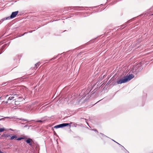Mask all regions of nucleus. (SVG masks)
<instances>
[{
    "mask_svg": "<svg viewBox=\"0 0 153 153\" xmlns=\"http://www.w3.org/2000/svg\"><path fill=\"white\" fill-rule=\"evenodd\" d=\"M14 117H5V118H10V119H14Z\"/></svg>",
    "mask_w": 153,
    "mask_h": 153,
    "instance_id": "obj_24",
    "label": "nucleus"
},
{
    "mask_svg": "<svg viewBox=\"0 0 153 153\" xmlns=\"http://www.w3.org/2000/svg\"><path fill=\"white\" fill-rule=\"evenodd\" d=\"M95 90H96V89H94V91H94V92H93V93L91 94V95H92V94H94L95 93V91H95Z\"/></svg>",
    "mask_w": 153,
    "mask_h": 153,
    "instance_id": "obj_29",
    "label": "nucleus"
},
{
    "mask_svg": "<svg viewBox=\"0 0 153 153\" xmlns=\"http://www.w3.org/2000/svg\"><path fill=\"white\" fill-rule=\"evenodd\" d=\"M72 123V122H71L70 123H63L55 126L54 127V128H62L68 126H69V127H70L71 124Z\"/></svg>",
    "mask_w": 153,
    "mask_h": 153,
    "instance_id": "obj_2",
    "label": "nucleus"
},
{
    "mask_svg": "<svg viewBox=\"0 0 153 153\" xmlns=\"http://www.w3.org/2000/svg\"><path fill=\"white\" fill-rule=\"evenodd\" d=\"M18 101H15V105H18Z\"/></svg>",
    "mask_w": 153,
    "mask_h": 153,
    "instance_id": "obj_27",
    "label": "nucleus"
},
{
    "mask_svg": "<svg viewBox=\"0 0 153 153\" xmlns=\"http://www.w3.org/2000/svg\"><path fill=\"white\" fill-rule=\"evenodd\" d=\"M25 138L22 137H20L17 139L16 140H20L23 139H24Z\"/></svg>",
    "mask_w": 153,
    "mask_h": 153,
    "instance_id": "obj_17",
    "label": "nucleus"
},
{
    "mask_svg": "<svg viewBox=\"0 0 153 153\" xmlns=\"http://www.w3.org/2000/svg\"><path fill=\"white\" fill-rule=\"evenodd\" d=\"M91 42H89L88 43V44H90V43Z\"/></svg>",
    "mask_w": 153,
    "mask_h": 153,
    "instance_id": "obj_33",
    "label": "nucleus"
},
{
    "mask_svg": "<svg viewBox=\"0 0 153 153\" xmlns=\"http://www.w3.org/2000/svg\"><path fill=\"white\" fill-rule=\"evenodd\" d=\"M16 119H19V120H23L24 121H28L27 122H28L30 121H28L27 120H25V119H23L22 118H16Z\"/></svg>",
    "mask_w": 153,
    "mask_h": 153,
    "instance_id": "obj_14",
    "label": "nucleus"
},
{
    "mask_svg": "<svg viewBox=\"0 0 153 153\" xmlns=\"http://www.w3.org/2000/svg\"><path fill=\"white\" fill-rule=\"evenodd\" d=\"M32 121H35V120H32Z\"/></svg>",
    "mask_w": 153,
    "mask_h": 153,
    "instance_id": "obj_36",
    "label": "nucleus"
},
{
    "mask_svg": "<svg viewBox=\"0 0 153 153\" xmlns=\"http://www.w3.org/2000/svg\"><path fill=\"white\" fill-rule=\"evenodd\" d=\"M126 153H129V152H128L127 151V152Z\"/></svg>",
    "mask_w": 153,
    "mask_h": 153,
    "instance_id": "obj_34",
    "label": "nucleus"
},
{
    "mask_svg": "<svg viewBox=\"0 0 153 153\" xmlns=\"http://www.w3.org/2000/svg\"><path fill=\"white\" fill-rule=\"evenodd\" d=\"M4 47L3 46L0 49V54H1L3 52V50L4 48Z\"/></svg>",
    "mask_w": 153,
    "mask_h": 153,
    "instance_id": "obj_11",
    "label": "nucleus"
},
{
    "mask_svg": "<svg viewBox=\"0 0 153 153\" xmlns=\"http://www.w3.org/2000/svg\"><path fill=\"white\" fill-rule=\"evenodd\" d=\"M152 15H153V13Z\"/></svg>",
    "mask_w": 153,
    "mask_h": 153,
    "instance_id": "obj_40",
    "label": "nucleus"
},
{
    "mask_svg": "<svg viewBox=\"0 0 153 153\" xmlns=\"http://www.w3.org/2000/svg\"><path fill=\"white\" fill-rule=\"evenodd\" d=\"M47 117L46 116H45V117H43L42 118H41V119L42 120H43L44 119H47Z\"/></svg>",
    "mask_w": 153,
    "mask_h": 153,
    "instance_id": "obj_22",
    "label": "nucleus"
},
{
    "mask_svg": "<svg viewBox=\"0 0 153 153\" xmlns=\"http://www.w3.org/2000/svg\"><path fill=\"white\" fill-rule=\"evenodd\" d=\"M5 135V134H3L2 135V136H4Z\"/></svg>",
    "mask_w": 153,
    "mask_h": 153,
    "instance_id": "obj_32",
    "label": "nucleus"
},
{
    "mask_svg": "<svg viewBox=\"0 0 153 153\" xmlns=\"http://www.w3.org/2000/svg\"><path fill=\"white\" fill-rule=\"evenodd\" d=\"M130 22V21L129 20L127 22H126L124 24H123L121 26V28H122V29H123L125 27H126L127 25V24L128 23H129Z\"/></svg>",
    "mask_w": 153,
    "mask_h": 153,
    "instance_id": "obj_7",
    "label": "nucleus"
},
{
    "mask_svg": "<svg viewBox=\"0 0 153 153\" xmlns=\"http://www.w3.org/2000/svg\"><path fill=\"white\" fill-rule=\"evenodd\" d=\"M112 140L113 141H114L116 143H117L119 145H120V146H122L123 148L125 149V148L123 146H122L119 143H118L116 142V141H115L114 140Z\"/></svg>",
    "mask_w": 153,
    "mask_h": 153,
    "instance_id": "obj_23",
    "label": "nucleus"
},
{
    "mask_svg": "<svg viewBox=\"0 0 153 153\" xmlns=\"http://www.w3.org/2000/svg\"><path fill=\"white\" fill-rule=\"evenodd\" d=\"M134 77L133 74H128L126 76H125L123 78L117 80V83L118 84L125 83L130 81Z\"/></svg>",
    "mask_w": 153,
    "mask_h": 153,
    "instance_id": "obj_1",
    "label": "nucleus"
},
{
    "mask_svg": "<svg viewBox=\"0 0 153 153\" xmlns=\"http://www.w3.org/2000/svg\"><path fill=\"white\" fill-rule=\"evenodd\" d=\"M34 30H31V31H29L28 32H29L30 33H31L33 31H34Z\"/></svg>",
    "mask_w": 153,
    "mask_h": 153,
    "instance_id": "obj_30",
    "label": "nucleus"
},
{
    "mask_svg": "<svg viewBox=\"0 0 153 153\" xmlns=\"http://www.w3.org/2000/svg\"><path fill=\"white\" fill-rule=\"evenodd\" d=\"M28 32H25V33H24L22 35H20L19 36V37H20L21 36H24V35H25V34H26Z\"/></svg>",
    "mask_w": 153,
    "mask_h": 153,
    "instance_id": "obj_21",
    "label": "nucleus"
},
{
    "mask_svg": "<svg viewBox=\"0 0 153 153\" xmlns=\"http://www.w3.org/2000/svg\"><path fill=\"white\" fill-rule=\"evenodd\" d=\"M40 63V62H37V63H36L35 65V67H34V68H33L34 69H35L36 70L37 68H38V67H39V63Z\"/></svg>",
    "mask_w": 153,
    "mask_h": 153,
    "instance_id": "obj_9",
    "label": "nucleus"
},
{
    "mask_svg": "<svg viewBox=\"0 0 153 153\" xmlns=\"http://www.w3.org/2000/svg\"><path fill=\"white\" fill-rule=\"evenodd\" d=\"M28 126V125H26L25 126H24V127L25 128H26V127H27Z\"/></svg>",
    "mask_w": 153,
    "mask_h": 153,
    "instance_id": "obj_28",
    "label": "nucleus"
},
{
    "mask_svg": "<svg viewBox=\"0 0 153 153\" xmlns=\"http://www.w3.org/2000/svg\"><path fill=\"white\" fill-rule=\"evenodd\" d=\"M100 134L101 135V137H105L108 138V137L107 136H106L105 135H104V134H102L101 133H100Z\"/></svg>",
    "mask_w": 153,
    "mask_h": 153,
    "instance_id": "obj_15",
    "label": "nucleus"
},
{
    "mask_svg": "<svg viewBox=\"0 0 153 153\" xmlns=\"http://www.w3.org/2000/svg\"><path fill=\"white\" fill-rule=\"evenodd\" d=\"M74 7H72L71 8V9H73V10H74Z\"/></svg>",
    "mask_w": 153,
    "mask_h": 153,
    "instance_id": "obj_31",
    "label": "nucleus"
},
{
    "mask_svg": "<svg viewBox=\"0 0 153 153\" xmlns=\"http://www.w3.org/2000/svg\"><path fill=\"white\" fill-rule=\"evenodd\" d=\"M13 80H11V81H8L7 82H3L2 84H1V85H5L7 83H10L11 82H12V81H13Z\"/></svg>",
    "mask_w": 153,
    "mask_h": 153,
    "instance_id": "obj_12",
    "label": "nucleus"
},
{
    "mask_svg": "<svg viewBox=\"0 0 153 153\" xmlns=\"http://www.w3.org/2000/svg\"><path fill=\"white\" fill-rule=\"evenodd\" d=\"M5 130L4 128H0V133L3 132Z\"/></svg>",
    "mask_w": 153,
    "mask_h": 153,
    "instance_id": "obj_18",
    "label": "nucleus"
},
{
    "mask_svg": "<svg viewBox=\"0 0 153 153\" xmlns=\"http://www.w3.org/2000/svg\"><path fill=\"white\" fill-rule=\"evenodd\" d=\"M23 100H25V99L24 98H23L22 97L20 96L18 97V100L21 101H22Z\"/></svg>",
    "mask_w": 153,
    "mask_h": 153,
    "instance_id": "obj_10",
    "label": "nucleus"
},
{
    "mask_svg": "<svg viewBox=\"0 0 153 153\" xmlns=\"http://www.w3.org/2000/svg\"><path fill=\"white\" fill-rule=\"evenodd\" d=\"M41 112H42L41 111H40L39 113H41Z\"/></svg>",
    "mask_w": 153,
    "mask_h": 153,
    "instance_id": "obj_39",
    "label": "nucleus"
},
{
    "mask_svg": "<svg viewBox=\"0 0 153 153\" xmlns=\"http://www.w3.org/2000/svg\"><path fill=\"white\" fill-rule=\"evenodd\" d=\"M2 119H0V120H1Z\"/></svg>",
    "mask_w": 153,
    "mask_h": 153,
    "instance_id": "obj_35",
    "label": "nucleus"
},
{
    "mask_svg": "<svg viewBox=\"0 0 153 153\" xmlns=\"http://www.w3.org/2000/svg\"><path fill=\"white\" fill-rule=\"evenodd\" d=\"M32 141V140L30 138H28L25 140L26 142L29 145L31 146H32V145L31 143Z\"/></svg>",
    "mask_w": 153,
    "mask_h": 153,
    "instance_id": "obj_6",
    "label": "nucleus"
},
{
    "mask_svg": "<svg viewBox=\"0 0 153 153\" xmlns=\"http://www.w3.org/2000/svg\"><path fill=\"white\" fill-rule=\"evenodd\" d=\"M72 7H67V10H71V8Z\"/></svg>",
    "mask_w": 153,
    "mask_h": 153,
    "instance_id": "obj_19",
    "label": "nucleus"
},
{
    "mask_svg": "<svg viewBox=\"0 0 153 153\" xmlns=\"http://www.w3.org/2000/svg\"><path fill=\"white\" fill-rule=\"evenodd\" d=\"M22 124H25L24 123H22Z\"/></svg>",
    "mask_w": 153,
    "mask_h": 153,
    "instance_id": "obj_38",
    "label": "nucleus"
},
{
    "mask_svg": "<svg viewBox=\"0 0 153 153\" xmlns=\"http://www.w3.org/2000/svg\"><path fill=\"white\" fill-rule=\"evenodd\" d=\"M18 95L16 94H15L13 95H12L8 99L7 101L5 102V103H11V100L14 101L16 100L15 98V97L14 96H15L16 97H17Z\"/></svg>",
    "mask_w": 153,
    "mask_h": 153,
    "instance_id": "obj_3",
    "label": "nucleus"
},
{
    "mask_svg": "<svg viewBox=\"0 0 153 153\" xmlns=\"http://www.w3.org/2000/svg\"><path fill=\"white\" fill-rule=\"evenodd\" d=\"M19 11H18L12 12L11 15L10 16L6 17V18L5 19L8 20L10 19H12L14 18L15 17H16Z\"/></svg>",
    "mask_w": 153,
    "mask_h": 153,
    "instance_id": "obj_4",
    "label": "nucleus"
},
{
    "mask_svg": "<svg viewBox=\"0 0 153 153\" xmlns=\"http://www.w3.org/2000/svg\"><path fill=\"white\" fill-rule=\"evenodd\" d=\"M92 130L94 131H95V132H96L97 133H98V131L97 130L95 129H93Z\"/></svg>",
    "mask_w": 153,
    "mask_h": 153,
    "instance_id": "obj_26",
    "label": "nucleus"
},
{
    "mask_svg": "<svg viewBox=\"0 0 153 153\" xmlns=\"http://www.w3.org/2000/svg\"><path fill=\"white\" fill-rule=\"evenodd\" d=\"M6 18V17L0 20V24L1 23L4 21L7 20V19H5Z\"/></svg>",
    "mask_w": 153,
    "mask_h": 153,
    "instance_id": "obj_16",
    "label": "nucleus"
},
{
    "mask_svg": "<svg viewBox=\"0 0 153 153\" xmlns=\"http://www.w3.org/2000/svg\"><path fill=\"white\" fill-rule=\"evenodd\" d=\"M74 10H86L85 9H82L83 8H87L88 7H80V6H74Z\"/></svg>",
    "mask_w": 153,
    "mask_h": 153,
    "instance_id": "obj_5",
    "label": "nucleus"
},
{
    "mask_svg": "<svg viewBox=\"0 0 153 153\" xmlns=\"http://www.w3.org/2000/svg\"><path fill=\"white\" fill-rule=\"evenodd\" d=\"M36 121L37 122L42 123L43 122V121H42V120H38Z\"/></svg>",
    "mask_w": 153,
    "mask_h": 153,
    "instance_id": "obj_25",
    "label": "nucleus"
},
{
    "mask_svg": "<svg viewBox=\"0 0 153 153\" xmlns=\"http://www.w3.org/2000/svg\"><path fill=\"white\" fill-rule=\"evenodd\" d=\"M98 7H99V6H95V7H89L92 9H93L94 8H96Z\"/></svg>",
    "mask_w": 153,
    "mask_h": 153,
    "instance_id": "obj_20",
    "label": "nucleus"
},
{
    "mask_svg": "<svg viewBox=\"0 0 153 153\" xmlns=\"http://www.w3.org/2000/svg\"><path fill=\"white\" fill-rule=\"evenodd\" d=\"M9 136H10V135H9V136H8L7 137H9Z\"/></svg>",
    "mask_w": 153,
    "mask_h": 153,
    "instance_id": "obj_37",
    "label": "nucleus"
},
{
    "mask_svg": "<svg viewBox=\"0 0 153 153\" xmlns=\"http://www.w3.org/2000/svg\"><path fill=\"white\" fill-rule=\"evenodd\" d=\"M17 137V136L16 135H14L12 136V137H11V138H10V140H12L14 139H15Z\"/></svg>",
    "mask_w": 153,
    "mask_h": 153,
    "instance_id": "obj_13",
    "label": "nucleus"
},
{
    "mask_svg": "<svg viewBox=\"0 0 153 153\" xmlns=\"http://www.w3.org/2000/svg\"><path fill=\"white\" fill-rule=\"evenodd\" d=\"M61 54H58L56 56L50 59V61H52L56 59L57 58L59 57V56H60Z\"/></svg>",
    "mask_w": 153,
    "mask_h": 153,
    "instance_id": "obj_8",
    "label": "nucleus"
}]
</instances>
